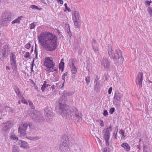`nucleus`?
Segmentation results:
<instances>
[{
    "mask_svg": "<svg viewBox=\"0 0 152 152\" xmlns=\"http://www.w3.org/2000/svg\"><path fill=\"white\" fill-rule=\"evenodd\" d=\"M38 39L42 47L46 51H53L57 48V38L54 34L42 33L38 37Z\"/></svg>",
    "mask_w": 152,
    "mask_h": 152,
    "instance_id": "nucleus-1",
    "label": "nucleus"
},
{
    "mask_svg": "<svg viewBox=\"0 0 152 152\" xmlns=\"http://www.w3.org/2000/svg\"><path fill=\"white\" fill-rule=\"evenodd\" d=\"M108 54L110 58L113 59L115 64L119 63L122 64L124 61L122 51L119 49L115 50V54L111 45H109L107 49Z\"/></svg>",
    "mask_w": 152,
    "mask_h": 152,
    "instance_id": "nucleus-2",
    "label": "nucleus"
},
{
    "mask_svg": "<svg viewBox=\"0 0 152 152\" xmlns=\"http://www.w3.org/2000/svg\"><path fill=\"white\" fill-rule=\"evenodd\" d=\"M44 66L47 67L45 70L49 72L56 71L57 69L55 67V63L52 57H47L44 62Z\"/></svg>",
    "mask_w": 152,
    "mask_h": 152,
    "instance_id": "nucleus-3",
    "label": "nucleus"
},
{
    "mask_svg": "<svg viewBox=\"0 0 152 152\" xmlns=\"http://www.w3.org/2000/svg\"><path fill=\"white\" fill-rule=\"evenodd\" d=\"M12 13L10 12H5L1 15V24L4 26H7L10 23L11 20Z\"/></svg>",
    "mask_w": 152,
    "mask_h": 152,
    "instance_id": "nucleus-4",
    "label": "nucleus"
},
{
    "mask_svg": "<svg viewBox=\"0 0 152 152\" xmlns=\"http://www.w3.org/2000/svg\"><path fill=\"white\" fill-rule=\"evenodd\" d=\"M30 115L33 120L37 123H42L44 121L42 115L37 110L33 111Z\"/></svg>",
    "mask_w": 152,
    "mask_h": 152,
    "instance_id": "nucleus-5",
    "label": "nucleus"
},
{
    "mask_svg": "<svg viewBox=\"0 0 152 152\" xmlns=\"http://www.w3.org/2000/svg\"><path fill=\"white\" fill-rule=\"evenodd\" d=\"M2 48L0 52V58L1 61H3L7 57L10 51V48L7 44L4 45Z\"/></svg>",
    "mask_w": 152,
    "mask_h": 152,
    "instance_id": "nucleus-6",
    "label": "nucleus"
},
{
    "mask_svg": "<svg viewBox=\"0 0 152 152\" xmlns=\"http://www.w3.org/2000/svg\"><path fill=\"white\" fill-rule=\"evenodd\" d=\"M72 119L75 120V121L79 122L82 120V118L79 115L78 110L76 108L72 107L71 108Z\"/></svg>",
    "mask_w": 152,
    "mask_h": 152,
    "instance_id": "nucleus-7",
    "label": "nucleus"
},
{
    "mask_svg": "<svg viewBox=\"0 0 152 152\" xmlns=\"http://www.w3.org/2000/svg\"><path fill=\"white\" fill-rule=\"evenodd\" d=\"M28 125L26 123L23 124L20 126L18 128V132L21 136L25 137L26 136V130Z\"/></svg>",
    "mask_w": 152,
    "mask_h": 152,
    "instance_id": "nucleus-8",
    "label": "nucleus"
},
{
    "mask_svg": "<svg viewBox=\"0 0 152 152\" xmlns=\"http://www.w3.org/2000/svg\"><path fill=\"white\" fill-rule=\"evenodd\" d=\"M56 103L59 105V110L60 114L62 115L63 111H64L65 109H67L66 107V105L64 103V101L63 100V98L60 97L58 101L56 102Z\"/></svg>",
    "mask_w": 152,
    "mask_h": 152,
    "instance_id": "nucleus-9",
    "label": "nucleus"
},
{
    "mask_svg": "<svg viewBox=\"0 0 152 152\" xmlns=\"http://www.w3.org/2000/svg\"><path fill=\"white\" fill-rule=\"evenodd\" d=\"M45 116L47 121H49L54 116V114L51 108H45Z\"/></svg>",
    "mask_w": 152,
    "mask_h": 152,
    "instance_id": "nucleus-10",
    "label": "nucleus"
},
{
    "mask_svg": "<svg viewBox=\"0 0 152 152\" xmlns=\"http://www.w3.org/2000/svg\"><path fill=\"white\" fill-rule=\"evenodd\" d=\"M101 65L106 70H109L110 69V61L108 59L106 58H104L102 60Z\"/></svg>",
    "mask_w": 152,
    "mask_h": 152,
    "instance_id": "nucleus-11",
    "label": "nucleus"
},
{
    "mask_svg": "<svg viewBox=\"0 0 152 152\" xmlns=\"http://www.w3.org/2000/svg\"><path fill=\"white\" fill-rule=\"evenodd\" d=\"M143 73L140 72L136 79V84L139 88L142 87V81L143 80Z\"/></svg>",
    "mask_w": 152,
    "mask_h": 152,
    "instance_id": "nucleus-12",
    "label": "nucleus"
},
{
    "mask_svg": "<svg viewBox=\"0 0 152 152\" xmlns=\"http://www.w3.org/2000/svg\"><path fill=\"white\" fill-rule=\"evenodd\" d=\"M112 129L111 125L109 127H107V128L104 129L103 133L104 134V137H105L107 139L110 138V133L112 131Z\"/></svg>",
    "mask_w": 152,
    "mask_h": 152,
    "instance_id": "nucleus-13",
    "label": "nucleus"
},
{
    "mask_svg": "<svg viewBox=\"0 0 152 152\" xmlns=\"http://www.w3.org/2000/svg\"><path fill=\"white\" fill-rule=\"evenodd\" d=\"M63 116L67 119H70L72 118V111L71 109L70 110L69 109H65L63 111L62 113Z\"/></svg>",
    "mask_w": 152,
    "mask_h": 152,
    "instance_id": "nucleus-14",
    "label": "nucleus"
},
{
    "mask_svg": "<svg viewBox=\"0 0 152 152\" xmlns=\"http://www.w3.org/2000/svg\"><path fill=\"white\" fill-rule=\"evenodd\" d=\"M18 144L21 148L24 149H27L29 148L28 143L24 141L20 140L18 142Z\"/></svg>",
    "mask_w": 152,
    "mask_h": 152,
    "instance_id": "nucleus-15",
    "label": "nucleus"
},
{
    "mask_svg": "<svg viewBox=\"0 0 152 152\" xmlns=\"http://www.w3.org/2000/svg\"><path fill=\"white\" fill-rule=\"evenodd\" d=\"M123 96V94L122 93L119 92L118 91H116L115 93L114 98L117 101L120 102Z\"/></svg>",
    "mask_w": 152,
    "mask_h": 152,
    "instance_id": "nucleus-16",
    "label": "nucleus"
},
{
    "mask_svg": "<svg viewBox=\"0 0 152 152\" xmlns=\"http://www.w3.org/2000/svg\"><path fill=\"white\" fill-rule=\"evenodd\" d=\"M69 148V145H64L60 144L59 145V149L62 152H67Z\"/></svg>",
    "mask_w": 152,
    "mask_h": 152,
    "instance_id": "nucleus-17",
    "label": "nucleus"
},
{
    "mask_svg": "<svg viewBox=\"0 0 152 152\" xmlns=\"http://www.w3.org/2000/svg\"><path fill=\"white\" fill-rule=\"evenodd\" d=\"M60 144L64 145H65L66 144V145H69V138L67 136L65 135H63L62 136Z\"/></svg>",
    "mask_w": 152,
    "mask_h": 152,
    "instance_id": "nucleus-18",
    "label": "nucleus"
},
{
    "mask_svg": "<svg viewBox=\"0 0 152 152\" xmlns=\"http://www.w3.org/2000/svg\"><path fill=\"white\" fill-rule=\"evenodd\" d=\"M80 15L79 12L77 11H74L72 13V18L73 20H79Z\"/></svg>",
    "mask_w": 152,
    "mask_h": 152,
    "instance_id": "nucleus-19",
    "label": "nucleus"
},
{
    "mask_svg": "<svg viewBox=\"0 0 152 152\" xmlns=\"http://www.w3.org/2000/svg\"><path fill=\"white\" fill-rule=\"evenodd\" d=\"M13 89L18 97H21L22 96L21 92L19 90V88L16 86H14Z\"/></svg>",
    "mask_w": 152,
    "mask_h": 152,
    "instance_id": "nucleus-20",
    "label": "nucleus"
},
{
    "mask_svg": "<svg viewBox=\"0 0 152 152\" xmlns=\"http://www.w3.org/2000/svg\"><path fill=\"white\" fill-rule=\"evenodd\" d=\"M3 124L5 125L4 128H3V130L4 131L10 129L12 127V125L9 121H8Z\"/></svg>",
    "mask_w": 152,
    "mask_h": 152,
    "instance_id": "nucleus-21",
    "label": "nucleus"
},
{
    "mask_svg": "<svg viewBox=\"0 0 152 152\" xmlns=\"http://www.w3.org/2000/svg\"><path fill=\"white\" fill-rule=\"evenodd\" d=\"M121 146L124 148L125 150L126 151H129L130 149V146L126 142L123 143L121 144Z\"/></svg>",
    "mask_w": 152,
    "mask_h": 152,
    "instance_id": "nucleus-22",
    "label": "nucleus"
},
{
    "mask_svg": "<svg viewBox=\"0 0 152 152\" xmlns=\"http://www.w3.org/2000/svg\"><path fill=\"white\" fill-rule=\"evenodd\" d=\"M99 78H98L97 76L96 75L94 81V83L95 84L94 88H98L100 86V83L99 81Z\"/></svg>",
    "mask_w": 152,
    "mask_h": 152,
    "instance_id": "nucleus-23",
    "label": "nucleus"
},
{
    "mask_svg": "<svg viewBox=\"0 0 152 152\" xmlns=\"http://www.w3.org/2000/svg\"><path fill=\"white\" fill-rule=\"evenodd\" d=\"M12 69L14 71L17 69V65L16 60L10 61Z\"/></svg>",
    "mask_w": 152,
    "mask_h": 152,
    "instance_id": "nucleus-24",
    "label": "nucleus"
},
{
    "mask_svg": "<svg viewBox=\"0 0 152 152\" xmlns=\"http://www.w3.org/2000/svg\"><path fill=\"white\" fill-rule=\"evenodd\" d=\"M71 72L72 74H75L77 72V69L75 67L74 63L72 62V66L71 67Z\"/></svg>",
    "mask_w": 152,
    "mask_h": 152,
    "instance_id": "nucleus-25",
    "label": "nucleus"
},
{
    "mask_svg": "<svg viewBox=\"0 0 152 152\" xmlns=\"http://www.w3.org/2000/svg\"><path fill=\"white\" fill-rule=\"evenodd\" d=\"M96 45V42L94 40H93V42H92V47L94 51L95 52L99 50V49L98 48L97 46Z\"/></svg>",
    "mask_w": 152,
    "mask_h": 152,
    "instance_id": "nucleus-26",
    "label": "nucleus"
},
{
    "mask_svg": "<svg viewBox=\"0 0 152 152\" xmlns=\"http://www.w3.org/2000/svg\"><path fill=\"white\" fill-rule=\"evenodd\" d=\"M74 24L75 26L76 27V28H79L80 26V22L79 21V20H73Z\"/></svg>",
    "mask_w": 152,
    "mask_h": 152,
    "instance_id": "nucleus-27",
    "label": "nucleus"
},
{
    "mask_svg": "<svg viewBox=\"0 0 152 152\" xmlns=\"http://www.w3.org/2000/svg\"><path fill=\"white\" fill-rule=\"evenodd\" d=\"M22 18V16L18 17L17 19L13 21L12 23V24H14L15 23H20V20H21V18Z\"/></svg>",
    "mask_w": 152,
    "mask_h": 152,
    "instance_id": "nucleus-28",
    "label": "nucleus"
},
{
    "mask_svg": "<svg viewBox=\"0 0 152 152\" xmlns=\"http://www.w3.org/2000/svg\"><path fill=\"white\" fill-rule=\"evenodd\" d=\"M27 138L30 140H32L33 141H35L36 140H38L40 139V137H27Z\"/></svg>",
    "mask_w": 152,
    "mask_h": 152,
    "instance_id": "nucleus-29",
    "label": "nucleus"
},
{
    "mask_svg": "<svg viewBox=\"0 0 152 152\" xmlns=\"http://www.w3.org/2000/svg\"><path fill=\"white\" fill-rule=\"evenodd\" d=\"M12 152H20L18 147L16 145H14L13 148Z\"/></svg>",
    "mask_w": 152,
    "mask_h": 152,
    "instance_id": "nucleus-30",
    "label": "nucleus"
},
{
    "mask_svg": "<svg viewBox=\"0 0 152 152\" xmlns=\"http://www.w3.org/2000/svg\"><path fill=\"white\" fill-rule=\"evenodd\" d=\"M115 129H117V130L116 131L115 130L114 131L113 134V137L114 138V139L116 140L117 139V133L118 131V127L117 126L116 127Z\"/></svg>",
    "mask_w": 152,
    "mask_h": 152,
    "instance_id": "nucleus-31",
    "label": "nucleus"
},
{
    "mask_svg": "<svg viewBox=\"0 0 152 152\" xmlns=\"http://www.w3.org/2000/svg\"><path fill=\"white\" fill-rule=\"evenodd\" d=\"M10 138L12 140L17 141L18 140V137L15 135H11L10 136Z\"/></svg>",
    "mask_w": 152,
    "mask_h": 152,
    "instance_id": "nucleus-32",
    "label": "nucleus"
},
{
    "mask_svg": "<svg viewBox=\"0 0 152 152\" xmlns=\"http://www.w3.org/2000/svg\"><path fill=\"white\" fill-rule=\"evenodd\" d=\"M10 61L15 60L16 57L15 55L13 53H11L10 57Z\"/></svg>",
    "mask_w": 152,
    "mask_h": 152,
    "instance_id": "nucleus-33",
    "label": "nucleus"
},
{
    "mask_svg": "<svg viewBox=\"0 0 152 152\" xmlns=\"http://www.w3.org/2000/svg\"><path fill=\"white\" fill-rule=\"evenodd\" d=\"M4 109L6 110L7 111L8 110L9 113H12L13 112V110L10 107L8 106L5 107H4Z\"/></svg>",
    "mask_w": 152,
    "mask_h": 152,
    "instance_id": "nucleus-34",
    "label": "nucleus"
},
{
    "mask_svg": "<svg viewBox=\"0 0 152 152\" xmlns=\"http://www.w3.org/2000/svg\"><path fill=\"white\" fill-rule=\"evenodd\" d=\"M149 148L148 146L144 144H143V152H147Z\"/></svg>",
    "mask_w": 152,
    "mask_h": 152,
    "instance_id": "nucleus-35",
    "label": "nucleus"
},
{
    "mask_svg": "<svg viewBox=\"0 0 152 152\" xmlns=\"http://www.w3.org/2000/svg\"><path fill=\"white\" fill-rule=\"evenodd\" d=\"M54 0H41L42 2L44 4H47L46 3L48 4L52 2Z\"/></svg>",
    "mask_w": 152,
    "mask_h": 152,
    "instance_id": "nucleus-36",
    "label": "nucleus"
},
{
    "mask_svg": "<svg viewBox=\"0 0 152 152\" xmlns=\"http://www.w3.org/2000/svg\"><path fill=\"white\" fill-rule=\"evenodd\" d=\"M103 152H110L109 149L108 148H102Z\"/></svg>",
    "mask_w": 152,
    "mask_h": 152,
    "instance_id": "nucleus-37",
    "label": "nucleus"
},
{
    "mask_svg": "<svg viewBox=\"0 0 152 152\" xmlns=\"http://www.w3.org/2000/svg\"><path fill=\"white\" fill-rule=\"evenodd\" d=\"M119 133L121 134L122 135L121 138H124L125 137V136L124 135L125 133V132L122 129L120 130L119 131Z\"/></svg>",
    "mask_w": 152,
    "mask_h": 152,
    "instance_id": "nucleus-38",
    "label": "nucleus"
},
{
    "mask_svg": "<svg viewBox=\"0 0 152 152\" xmlns=\"http://www.w3.org/2000/svg\"><path fill=\"white\" fill-rule=\"evenodd\" d=\"M90 77L89 76H87L86 78V81L87 84L88 85L90 83Z\"/></svg>",
    "mask_w": 152,
    "mask_h": 152,
    "instance_id": "nucleus-39",
    "label": "nucleus"
},
{
    "mask_svg": "<svg viewBox=\"0 0 152 152\" xmlns=\"http://www.w3.org/2000/svg\"><path fill=\"white\" fill-rule=\"evenodd\" d=\"M150 15L152 16V9L150 7H148L147 9Z\"/></svg>",
    "mask_w": 152,
    "mask_h": 152,
    "instance_id": "nucleus-40",
    "label": "nucleus"
},
{
    "mask_svg": "<svg viewBox=\"0 0 152 152\" xmlns=\"http://www.w3.org/2000/svg\"><path fill=\"white\" fill-rule=\"evenodd\" d=\"M62 66H61L60 65V64L59 65V69L61 70V69H62V71H63V69H64V62H62Z\"/></svg>",
    "mask_w": 152,
    "mask_h": 152,
    "instance_id": "nucleus-41",
    "label": "nucleus"
},
{
    "mask_svg": "<svg viewBox=\"0 0 152 152\" xmlns=\"http://www.w3.org/2000/svg\"><path fill=\"white\" fill-rule=\"evenodd\" d=\"M115 110V108L113 107L110 109L109 112L110 114H112L114 112Z\"/></svg>",
    "mask_w": 152,
    "mask_h": 152,
    "instance_id": "nucleus-42",
    "label": "nucleus"
},
{
    "mask_svg": "<svg viewBox=\"0 0 152 152\" xmlns=\"http://www.w3.org/2000/svg\"><path fill=\"white\" fill-rule=\"evenodd\" d=\"M35 25L34 23H31L30 25V28L31 29L34 28L35 27Z\"/></svg>",
    "mask_w": 152,
    "mask_h": 152,
    "instance_id": "nucleus-43",
    "label": "nucleus"
},
{
    "mask_svg": "<svg viewBox=\"0 0 152 152\" xmlns=\"http://www.w3.org/2000/svg\"><path fill=\"white\" fill-rule=\"evenodd\" d=\"M31 46V45L29 43H27L25 46V47L27 49H29Z\"/></svg>",
    "mask_w": 152,
    "mask_h": 152,
    "instance_id": "nucleus-44",
    "label": "nucleus"
},
{
    "mask_svg": "<svg viewBox=\"0 0 152 152\" xmlns=\"http://www.w3.org/2000/svg\"><path fill=\"white\" fill-rule=\"evenodd\" d=\"M30 8L33 9H37L39 10V8L37 6L35 5H31L30 6Z\"/></svg>",
    "mask_w": 152,
    "mask_h": 152,
    "instance_id": "nucleus-45",
    "label": "nucleus"
},
{
    "mask_svg": "<svg viewBox=\"0 0 152 152\" xmlns=\"http://www.w3.org/2000/svg\"><path fill=\"white\" fill-rule=\"evenodd\" d=\"M67 26H68V28H67V34H68L69 33V32H71V31H70V30L69 25L68 24H66V27Z\"/></svg>",
    "mask_w": 152,
    "mask_h": 152,
    "instance_id": "nucleus-46",
    "label": "nucleus"
},
{
    "mask_svg": "<svg viewBox=\"0 0 152 152\" xmlns=\"http://www.w3.org/2000/svg\"><path fill=\"white\" fill-rule=\"evenodd\" d=\"M67 73L66 72H65L62 77V78L64 81H65V77L67 76Z\"/></svg>",
    "mask_w": 152,
    "mask_h": 152,
    "instance_id": "nucleus-47",
    "label": "nucleus"
},
{
    "mask_svg": "<svg viewBox=\"0 0 152 152\" xmlns=\"http://www.w3.org/2000/svg\"><path fill=\"white\" fill-rule=\"evenodd\" d=\"M21 102L25 104H28V102L25 99H24V97H23L22 98V100H21Z\"/></svg>",
    "mask_w": 152,
    "mask_h": 152,
    "instance_id": "nucleus-48",
    "label": "nucleus"
},
{
    "mask_svg": "<svg viewBox=\"0 0 152 152\" xmlns=\"http://www.w3.org/2000/svg\"><path fill=\"white\" fill-rule=\"evenodd\" d=\"M104 140L105 141L106 144L107 146L109 145V140L110 138H109L108 139H107L105 137H104Z\"/></svg>",
    "mask_w": 152,
    "mask_h": 152,
    "instance_id": "nucleus-49",
    "label": "nucleus"
},
{
    "mask_svg": "<svg viewBox=\"0 0 152 152\" xmlns=\"http://www.w3.org/2000/svg\"><path fill=\"white\" fill-rule=\"evenodd\" d=\"M64 5L65 6V9L68 12H70V8H68L67 7V4L66 3H65L64 4Z\"/></svg>",
    "mask_w": 152,
    "mask_h": 152,
    "instance_id": "nucleus-50",
    "label": "nucleus"
},
{
    "mask_svg": "<svg viewBox=\"0 0 152 152\" xmlns=\"http://www.w3.org/2000/svg\"><path fill=\"white\" fill-rule=\"evenodd\" d=\"M34 59H33V61H32V63L31 64V72H34V70H33V67L34 65Z\"/></svg>",
    "mask_w": 152,
    "mask_h": 152,
    "instance_id": "nucleus-51",
    "label": "nucleus"
},
{
    "mask_svg": "<svg viewBox=\"0 0 152 152\" xmlns=\"http://www.w3.org/2000/svg\"><path fill=\"white\" fill-rule=\"evenodd\" d=\"M152 2L151 1H145V4L147 5L148 6L150 5V4Z\"/></svg>",
    "mask_w": 152,
    "mask_h": 152,
    "instance_id": "nucleus-52",
    "label": "nucleus"
},
{
    "mask_svg": "<svg viewBox=\"0 0 152 152\" xmlns=\"http://www.w3.org/2000/svg\"><path fill=\"white\" fill-rule=\"evenodd\" d=\"M30 56L29 53L28 52H26L24 55V57L26 58H28Z\"/></svg>",
    "mask_w": 152,
    "mask_h": 152,
    "instance_id": "nucleus-53",
    "label": "nucleus"
},
{
    "mask_svg": "<svg viewBox=\"0 0 152 152\" xmlns=\"http://www.w3.org/2000/svg\"><path fill=\"white\" fill-rule=\"evenodd\" d=\"M103 114L104 116H106L108 115V112H107V110H104Z\"/></svg>",
    "mask_w": 152,
    "mask_h": 152,
    "instance_id": "nucleus-54",
    "label": "nucleus"
},
{
    "mask_svg": "<svg viewBox=\"0 0 152 152\" xmlns=\"http://www.w3.org/2000/svg\"><path fill=\"white\" fill-rule=\"evenodd\" d=\"M47 87L46 86L44 85H43L42 86V87H41V90L43 92L45 91V88Z\"/></svg>",
    "mask_w": 152,
    "mask_h": 152,
    "instance_id": "nucleus-55",
    "label": "nucleus"
},
{
    "mask_svg": "<svg viewBox=\"0 0 152 152\" xmlns=\"http://www.w3.org/2000/svg\"><path fill=\"white\" fill-rule=\"evenodd\" d=\"M99 121H100V126L102 127H103L104 126V124L103 122V121L102 120H100Z\"/></svg>",
    "mask_w": 152,
    "mask_h": 152,
    "instance_id": "nucleus-56",
    "label": "nucleus"
},
{
    "mask_svg": "<svg viewBox=\"0 0 152 152\" xmlns=\"http://www.w3.org/2000/svg\"><path fill=\"white\" fill-rule=\"evenodd\" d=\"M57 2L60 3V4H63V1L62 0H56Z\"/></svg>",
    "mask_w": 152,
    "mask_h": 152,
    "instance_id": "nucleus-57",
    "label": "nucleus"
},
{
    "mask_svg": "<svg viewBox=\"0 0 152 152\" xmlns=\"http://www.w3.org/2000/svg\"><path fill=\"white\" fill-rule=\"evenodd\" d=\"M112 88L111 87H110L108 91V94H111V92H112Z\"/></svg>",
    "mask_w": 152,
    "mask_h": 152,
    "instance_id": "nucleus-58",
    "label": "nucleus"
},
{
    "mask_svg": "<svg viewBox=\"0 0 152 152\" xmlns=\"http://www.w3.org/2000/svg\"><path fill=\"white\" fill-rule=\"evenodd\" d=\"M34 53L35 55L38 54V51L36 49V47L35 48V50H34Z\"/></svg>",
    "mask_w": 152,
    "mask_h": 152,
    "instance_id": "nucleus-59",
    "label": "nucleus"
},
{
    "mask_svg": "<svg viewBox=\"0 0 152 152\" xmlns=\"http://www.w3.org/2000/svg\"><path fill=\"white\" fill-rule=\"evenodd\" d=\"M29 104V106L32 105L33 104V103L31 101H28Z\"/></svg>",
    "mask_w": 152,
    "mask_h": 152,
    "instance_id": "nucleus-60",
    "label": "nucleus"
},
{
    "mask_svg": "<svg viewBox=\"0 0 152 152\" xmlns=\"http://www.w3.org/2000/svg\"><path fill=\"white\" fill-rule=\"evenodd\" d=\"M30 107L31 109H35V107L33 105V104L32 105L30 106Z\"/></svg>",
    "mask_w": 152,
    "mask_h": 152,
    "instance_id": "nucleus-61",
    "label": "nucleus"
},
{
    "mask_svg": "<svg viewBox=\"0 0 152 152\" xmlns=\"http://www.w3.org/2000/svg\"><path fill=\"white\" fill-rule=\"evenodd\" d=\"M55 86L54 85H53L51 86V89H52V90H53L55 89Z\"/></svg>",
    "mask_w": 152,
    "mask_h": 152,
    "instance_id": "nucleus-62",
    "label": "nucleus"
},
{
    "mask_svg": "<svg viewBox=\"0 0 152 152\" xmlns=\"http://www.w3.org/2000/svg\"><path fill=\"white\" fill-rule=\"evenodd\" d=\"M68 36H69L70 37V38H71V37L72 36V34H71V32H69V33L68 34Z\"/></svg>",
    "mask_w": 152,
    "mask_h": 152,
    "instance_id": "nucleus-63",
    "label": "nucleus"
},
{
    "mask_svg": "<svg viewBox=\"0 0 152 152\" xmlns=\"http://www.w3.org/2000/svg\"><path fill=\"white\" fill-rule=\"evenodd\" d=\"M6 69L7 70H10V67L9 66H7Z\"/></svg>",
    "mask_w": 152,
    "mask_h": 152,
    "instance_id": "nucleus-64",
    "label": "nucleus"
}]
</instances>
